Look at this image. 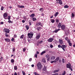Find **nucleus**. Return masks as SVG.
<instances>
[{
  "mask_svg": "<svg viewBox=\"0 0 75 75\" xmlns=\"http://www.w3.org/2000/svg\"><path fill=\"white\" fill-rule=\"evenodd\" d=\"M40 35H37L36 37V40H38L39 39H40Z\"/></svg>",
  "mask_w": 75,
  "mask_h": 75,
  "instance_id": "nucleus-15",
  "label": "nucleus"
},
{
  "mask_svg": "<svg viewBox=\"0 0 75 75\" xmlns=\"http://www.w3.org/2000/svg\"><path fill=\"white\" fill-rule=\"evenodd\" d=\"M4 33H10L9 29H8L5 28L4 29Z\"/></svg>",
  "mask_w": 75,
  "mask_h": 75,
  "instance_id": "nucleus-5",
  "label": "nucleus"
},
{
  "mask_svg": "<svg viewBox=\"0 0 75 75\" xmlns=\"http://www.w3.org/2000/svg\"><path fill=\"white\" fill-rule=\"evenodd\" d=\"M13 37H14L15 38H16V37H17V35L16 34L14 35L13 36Z\"/></svg>",
  "mask_w": 75,
  "mask_h": 75,
  "instance_id": "nucleus-40",
  "label": "nucleus"
},
{
  "mask_svg": "<svg viewBox=\"0 0 75 75\" xmlns=\"http://www.w3.org/2000/svg\"><path fill=\"white\" fill-rule=\"evenodd\" d=\"M13 51L14 52L15 51V49L14 48H13L12 49Z\"/></svg>",
  "mask_w": 75,
  "mask_h": 75,
  "instance_id": "nucleus-62",
  "label": "nucleus"
},
{
  "mask_svg": "<svg viewBox=\"0 0 75 75\" xmlns=\"http://www.w3.org/2000/svg\"><path fill=\"white\" fill-rule=\"evenodd\" d=\"M11 62L12 63H13V62H14V59H11Z\"/></svg>",
  "mask_w": 75,
  "mask_h": 75,
  "instance_id": "nucleus-36",
  "label": "nucleus"
},
{
  "mask_svg": "<svg viewBox=\"0 0 75 75\" xmlns=\"http://www.w3.org/2000/svg\"><path fill=\"white\" fill-rule=\"evenodd\" d=\"M58 47L59 48H61L64 51H65V50L64 48L67 47V45H62L61 46V45H58Z\"/></svg>",
  "mask_w": 75,
  "mask_h": 75,
  "instance_id": "nucleus-1",
  "label": "nucleus"
},
{
  "mask_svg": "<svg viewBox=\"0 0 75 75\" xmlns=\"http://www.w3.org/2000/svg\"><path fill=\"white\" fill-rule=\"evenodd\" d=\"M4 9V6H2L1 7V10H3Z\"/></svg>",
  "mask_w": 75,
  "mask_h": 75,
  "instance_id": "nucleus-34",
  "label": "nucleus"
},
{
  "mask_svg": "<svg viewBox=\"0 0 75 75\" xmlns=\"http://www.w3.org/2000/svg\"><path fill=\"white\" fill-rule=\"evenodd\" d=\"M35 16V14L34 13H33L31 14L30 16V17H31V18H34V16Z\"/></svg>",
  "mask_w": 75,
  "mask_h": 75,
  "instance_id": "nucleus-11",
  "label": "nucleus"
},
{
  "mask_svg": "<svg viewBox=\"0 0 75 75\" xmlns=\"http://www.w3.org/2000/svg\"><path fill=\"white\" fill-rule=\"evenodd\" d=\"M22 22L24 23H25V21H24V20H23L22 21Z\"/></svg>",
  "mask_w": 75,
  "mask_h": 75,
  "instance_id": "nucleus-63",
  "label": "nucleus"
},
{
  "mask_svg": "<svg viewBox=\"0 0 75 75\" xmlns=\"http://www.w3.org/2000/svg\"><path fill=\"white\" fill-rule=\"evenodd\" d=\"M59 59V57H57L55 60V61L57 62V61H58Z\"/></svg>",
  "mask_w": 75,
  "mask_h": 75,
  "instance_id": "nucleus-20",
  "label": "nucleus"
},
{
  "mask_svg": "<svg viewBox=\"0 0 75 75\" xmlns=\"http://www.w3.org/2000/svg\"><path fill=\"white\" fill-rule=\"evenodd\" d=\"M24 35H21L20 37V38L21 39H22V38H24Z\"/></svg>",
  "mask_w": 75,
  "mask_h": 75,
  "instance_id": "nucleus-31",
  "label": "nucleus"
},
{
  "mask_svg": "<svg viewBox=\"0 0 75 75\" xmlns=\"http://www.w3.org/2000/svg\"><path fill=\"white\" fill-rule=\"evenodd\" d=\"M8 23H13V21H11L10 20H9L8 21Z\"/></svg>",
  "mask_w": 75,
  "mask_h": 75,
  "instance_id": "nucleus-32",
  "label": "nucleus"
},
{
  "mask_svg": "<svg viewBox=\"0 0 75 75\" xmlns=\"http://www.w3.org/2000/svg\"><path fill=\"white\" fill-rule=\"evenodd\" d=\"M40 11H44V8H41L40 9Z\"/></svg>",
  "mask_w": 75,
  "mask_h": 75,
  "instance_id": "nucleus-43",
  "label": "nucleus"
},
{
  "mask_svg": "<svg viewBox=\"0 0 75 75\" xmlns=\"http://www.w3.org/2000/svg\"><path fill=\"white\" fill-rule=\"evenodd\" d=\"M71 16L72 17H75V15L73 13H72Z\"/></svg>",
  "mask_w": 75,
  "mask_h": 75,
  "instance_id": "nucleus-41",
  "label": "nucleus"
},
{
  "mask_svg": "<svg viewBox=\"0 0 75 75\" xmlns=\"http://www.w3.org/2000/svg\"><path fill=\"white\" fill-rule=\"evenodd\" d=\"M50 21H51L52 23H54L55 22V20H54L53 19H51L50 20Z\"/></svg>",
  "mask_w": 75,
  "mask_h": 75,
  "instance_id": "nucleus-18",
  "label": "nucleus"
},
{
  "mask_svg": "<svg viewBox=\"0 0 75 75\" xmlns=\"http://www.w3.org/2000/svg\"><path fill=\"white\" fill-rule=\"evenodd\" d=\"M11 41H14V38H12V39H11Z\"/></svg>",
  "mask_w": 75,
  "mask_h": 75,
  "instance_id": "nucleus-51",
  "label": "nucleus"
},
{
  "mask_svg": "<svg viewBox=\"0 0 75 75\" xmlns=\"http://www.w3.org/2000/svg\"><path fill=\"white\" fill-rule=\"evenodd\" d=\"M32 67H34V64H32L31 65Z\"/></svg>",
  "mask_w": 75,
  "mask_h": 75,
  "instance_id": "nucleus-64",
  "label": "nucleus"
},
{
  "mask_svg": "<svg viewBox=\"0 0 75 75\" xmlns=\"http://www.w3.org/2000/svg\"><path fill=\"white\" fill-rule=\"evenodd\" d=\"M41 29H42V28H41V27H38L36 28L37 30V31H40V30Z\"/></svg>",
  "mask_w": 75,
  "mask_h": 75,
  "instance_id": "nucleus-12",
  "label": "nucleus"
},
{
  "mask_svg": "<svg viewBox=\"0 0 75 75\" xmlns=\"http://www.w3.org/2000/svg\"><path fill=\"white\" fill-rule=\"evenodd\" d=\"M4 24V23L3 22H1V24Z\"/></svg>",
  "mask_w": 75,
  "mask_h": 75,
  "instance_id": "nucleus-61",
  "label": "nucleus"
},
{
  "mask_svg": "<svg viewBox=\"0 0 75 75\" xmlns=\"http://www.w3.org/2000/svg\"><path fill=\"white\" fill-rule=\"evenodd\" d=\"M14 70H17V67L16 66H14Z\"/></svg>",
  "mask_w": 75,
  "mask_h": 75,
  "instance_id": "nucleus-22",
  "label": "nucleus"
},
{
  "mask_svg": "<svg viewBox=\"0 0 75 75\" xmlns=\"http://www.w3.org/2000/svg\"><path fill=\"white\" fill-rule=\"evenodd\" d=\"M42 62L44 63H45V62H46V61H45V59H42Z\"/></svg>",
  "mask_w": 75,
  "mask_h": 75,
  "instance_id": "nucleus-19",
  "label": "nucleus"
},
{
  "mask_svg": "<svg viewBox=\"0 0 75 75\" xmlns=\"http://www.w3.org/2000/svg\"><path fill=\"white\" fill-rule=\"evenodd\" d=\"M67 42L68 43H70V40H67Z\"/></svg>",
  "mask_w": 75,
  "mask_h": 75,
  "instance_id": "nucleus-59",
  "label": "nucleus"
},
{
  "mask_svg": "<svg viewBox=\"0 0 75 75\" xmlns=\"http://www.w3.org/2000/svg\"><path fill=\"white\" fill-rule=\"evenodd\" d=\"M29 61H30V62H31V61H32V58H30L29 59Z\"/></svg>",
  "mask_w": 75,
  "mask_h": 75,
  "instance_id": "nucleus-49",
  "label": "nucleus"
},
{
  "mask_svg": "<svg viewBox=\"0 0 75 75\" xmlns=\"http://www.w3.org/2000/svg\"><path fill=\"white\" fill-rule=\"evenodd\" d=\"M66 74V72L65 71H64L63 73H62V75H65Z\"/></svg>",
  "mask_w": 75,
  "mask_h": 75,
  "instance_id": "nucleus-27",
  "label": "nucleus"
},
{
  "mask_svg": "<svg viewBox=\"0 0 75 75\" xmlns=\"http://www.w3.org/2000/svg\"><path fill=\"white\" fill-rule=\"evenodd\" d=\"M33 21H35V20H37V19H36V18H33Z\"/></svg>",
  "mask_w": 75,
  "mask_h": 75,
  "instance_id": "nucleus-35",
  "label": "nucleus"
},
{
  "mask_svg": "<svg viewBox=\"0 0 75 75\" xmlns=\"http://www.w3.org/2000/svg\"><path fill=\"white\" fill-rule=\"evenodd\" d=\"M22 74H23V75H25V73L23 71H22Z\"/></svg>",
  "mask_w": 75,
  "mask_h": 75,
  "instance_id": "nucleus-38",
  "label": "nucleus"
},
{
  "mask_svg": "<svg viewBox=\"0 0 75 75\" xmlns=\"http://www.w3.org/2000/svg\"><path fill=\"white\" fill-rule=\"evenodd\" d=\"M56 1H57L56 2V3H57V4H60L61 5L62 4V2L61 0H56Z\"/></svg>",
  "mask_w": 75,
  "mask_h": 75,
  "instance_id": "nucleus-4",
  "label": "nucleus"
},
{
  "mask_svg": "<svg viewBox=\"0 0 75 75\" xmlns=\"http://www.w3.org/2000/svg\"><path fill=\"white\" fill-rule=\"evenodd\" d=\"M56 23H58V22H59V21L58 19H56Z\"/></svg>",
  "mask_w": 75,
  "mask_h": 75,
  "instance_id": "nucleus-53",
  "label": "nucleus"
},
{
  "mask_svg": "<svg viewBox=\"0 0 75 75\" xmlns=\"http://www.w3.org/2000/svg\"><path fill=\"white\" fill-rule=\"evenodd\" d=\"M48 57H49V55L48 54H47L46 56V58H48Z\"/></svg>",
  "mask_w": 75,
  "mask_h": 75,
  "instance_id": "nucleus-55",
  "label": "nucleus"
},
{
  "mask_svg": "<svg viewBox=\"0 0 75 75\" xmlns=\"http://www.w3.org/2000/svg\"><path fill=\"white\" fill-rule=\"evenodd\" d=\"M59 41L60 44H64V42H63V40H62L59 39Z\"/></svg>",
  "mask_w": 75,
  "mask_h": 75,
  "instance_id": "nucleus-8",
  "label": "nucleus"
},
{
  "mask_svg": "<svg viewBox=\"0 0 75 75\" xmlns=\"http://www.w3.org/2000/svg\"><path fill=\"white\" fill-rule=\"evenodd\" d=\"M47 70V68L46 67H45L43 69V71H46Z\"/></svg>",
  "mask_w": 75,
  "mask_h": 75,
  "instance_id": "nucleus-33",
  "label": "nucleus"
},
{
  "mask_svg": "<svg viewBox=\"0 0 75 75\" xmlns=\"http://www.w3.org/2000/svg\"><path fill=\"white\" fill-rule=\"evenodd\" d=\"M33 34L34 33H33V32H31L30 33H28V35L29 38H32V37H33Z\"/></svg>",
  "mask_w": 75,
  "mask_h": 75,
  "instance_id": "nucleus-3",
  "label": "nucleus"
},
{
  "mask_svg": "<svg viewBox=\"0 0 75 75\" xmlns=\"http://www.w3.org/2000/svg\"><path fill=\"white\" fill-rule=\"evenodd\" d=\"M58 71H59V70H54L53 72L54 73H56V72H58Z\"/></svg>",
  "mask_w": 75,
  "mask_h": 75,
  "instance_id": "nucleus-28",
  "label": "nucleus"
},
{
  "mask_svg": "<svg viewBox=\"0 0 75 75\" xmlns=\"http://www.w3.org/2000/svg\"><path fill=\"white\" fill-rule=\"evenodd\" d=\"M7 14L6 13H5L3 15V17L5 19V20H6V19H7L6 18V17H7Z\"/></svg>",
  "mask_w": 75,
  "mask_h": 75,
  "instance_id": "nucleus-6",
  "label": "nucleus"
},
{
  "mask_svg": "<svg viewBox=\"0 0 75 75\" xmlns=\"http://www.w3.org/2000/svg\"><path fill=\"white\" fill-rule=\"evenodd\" d=\"M10 19H11V16H8V20H10Z\"/></svg>",
  "mask_w": 75,
  "mask_h": 75,
  "instance_id": "nucleus-45",
  "label": "nucleus"
},
{
  "mask_svg": "<svg viewBox=\"0 0 75 75\" xmlns=\"http://www.w3.org/2000/svg\"><path fill=\"white\" fill-rule=\"evenodd\" d=\"M58 12H57L55 13V14H54V17H57V15L58 14Z\"/></svg>",
  "mask_w": 75,
  "mask_h": 75,
  "instance_id": "nucleus-25",
  "label": "nucleus"
},
{
  "mask_svg": "<svg viewBox=\"0 0 75 75\" xmlns=\"http://www.w3.org/2000/svg\"><path fill=\"white\" fill-rule=\"evenodd\" d=\"M25 28H26L27 30H28V29H29V26H28L27 25H26L25 26Z\"/></svg>",
  "mask_w": 75,
  "mask_h": 75,
  "instance_id": "nucleus-24",
  "label": "nucleus"
},
{
  "mask_svg": "<svg viewBox=\"0 0 75 75\" xmlns=\"http://www.w3.org/2000/svg\"><path fill=\"white\" fill-rule=\"evenodd\" d=\"M54 39H53V38H50L47 40V41H48V42H52V41Z\"/></svg>",
  "mask_w": 75,
  "mask_h": 75,
  "instance_id": "nucleus-7",
  "label": "nucleus"
},
{
  "mask_svg": "<svg viewBox=\"0 0 75 75\" xmlns=\"http://www.w3.org/2000/svg\"><path fill=\"white\" fill-rule=\"evenodd\" d=\"M34 74H35V75H40V74H38V73L37 72H34Z\"/></svg>",
  "mask_w": 75,
  "mask_h": 75,
  "instance_id": "nucleus-23",
  "label": "nucleus"
},
{
  "mask_svg": "<svg viewBox=\"0 0 75 75\" xmlns=\"http://www.w3.org/2000/svg\"><path fill=\"white\" fill-rule=\"evenodd\" d=\"M42 42H43V41L42 40H41L40 41V42L39 43V44H41V43H42Z\"/></svg>",
  "mask_w": 75,
  "mask_h": 75,
  "instance_id": "nucleus-52",
  "label": "nucleus"
},
{
  "mask_svg": "<svg viewBox=\"0 0 75 75\" xmlns=\"http://www.w3.org/2000/svg\"><path fill=\"white\" fill-rule=\"evenodd\" d=\"M42 73L44 74H45V73H47V71L46 70H43L42 71Z\"/></svg>",
  "mask_w": 75,
  "mask_h": 75,
  "instance_id": "nucleus-29",
  "label": "nucleus"
},
{
  "mask_svg": "<svg viewBox=\"0 0 75 75\" xmlns=\"http://www.w3.org/2000/svg\"><path fill=\"white\" fill-rule=\"evenodd\" d=\"M57 27L59 28H60L61 27V23H59L57 26Z\"/></svg>",
  "mask_w": 75,
  "mask_h": 75,
  "instance_id": "nucleus-14",
  "label": "nucleus"
},
{
  "mask_svg": "<svg viewBox=\"0 0 75 75\" xmlns=\"http://www.w3.org/2000/svg\"><path fill=\"white\" fill-rule=\"evenodd\" d=\"M62 62L63 63H65V60H64V59H62Z\"/></svg>",
  "mask_w": 75,
  "mask_h": 75,
  "instance_id": "nucleus-37",
  "label": "nucleus"
},
{
  "mask_svg": "<svg viewBox=\"0 0 75 75\" xmlns=\"http://www.w3.org/2000/svg\"><path fill=\"white\" fill-rule=\"evenodd\" d=\"M69 68V69H70V70H71V71H73L72 69V68H71V67H70Z\"/></svg>",
  "mask_w": 75,
  "mask_h": 75,
  "instance_id": "nucleus-46",
  "label": "nucleus"
},
{
  "mask_svg": "<svg viewBox=\"0 0 75 75\" xmlns=\"http://www.w3.org/2000/svg\"><path fill=\"white\" fill-rule=\"evenodd\" d=\"M70 67H71V64H66V67L67 68H69Z\"/></svg>",
  "mask_w": 75,
  "mask_h": 75,
  "instance_id": "nucleus-10",
  "label": "nucleus"
},
{
  "mask_svg": "<svg viewBox=\"0 0 75 75\" xmlns=\"http://www.w3.org/2000/svg\"><path fill=\"white\" fill-rule=\"evenodd\" d=\"M68 39V37H66V38H65V40H66V41H67Z\"/></svg>",
  "mask_w": 75,
  "mask_h": 75,
  "instance_id": "nucleus-50",
  "label": "nucleus"
},
{
  "mask_svg": "<svg viewBox=\"0 0 75 75\" xmlns=\"http://www.w3.org/2000/svg\"><path fill=\"white\" fill-rule=\"evenodd\" d=\"M14 75H17V74L16 72H15V73L14 74Z\"/></svg>",
  "mask_w": 75,
  "mask_h": 75,
  "instance_id": "nucleus-60",
  "label": "nucleus"
},
{
  "mask_svg": "<svg viewBox=\"0 0 75 75\" xmlns=\"http://www.w3.org/2000/svg\"><path fill=\"white\" fill-rule=\"evenodd\" d=\"M41 16H44V13H42L41 14Z\"/></svg>",
  "mask_w": 75,
  "mask_h": 75,
  "instance_id": "nucleus-58",
  "label": "nucleus"
},
{
  "mask_svg": "<svg viewBox=\"0 0 75 75\" xmlns=\"http://www.w3.org/2000/svg\"><path fill=\"white\" fill-rule=\"evenodd\" d=\"M61 28L62 29V30H65V25H62L61 26Z\"/></svg>",
  "mask_w": 75,
  "mask_h": 75,
  "instance_id": "nucleus-9",
  "label": "nucleus"
},
{
  "mask_svg": "<svg viewBox=\"0 0 75 75\" xmlns=\"http://www.w3.org/2000/svg\"><path fill=\"white\" fill-rule=\"evenodd\" d=\"M53 45H51L50 46V48H53Z\"/></svg>",
  "mask_w": 75,
  "mask_h": 75,
  "instance_id": "nucleus-57",
  "label": "nucleus"
},
{
  "mask_svg": "<svg viewBox=\"0 0 75 75\" xmlns=\"http://www.w3.org/2000/svg\"><path fill=\"white\" fill-rule=\"evenodd\" d=\"M69 46H72V43L70 42L69 43Z\"/></svg>",
  "mask_w": 75,
  "mask_h": 75,
  "instance_id": "nucleus-48",
  "label": "nucleus"
},
{
  "mask_svg": "<svg viewBox=\"0 0 75 75\" xmlns=\"http://www.w3.org/2000/svg\"><path fill=\"white\" fill-rule=\"evenodd\" d=\"M5 35L6 36V37H8V34H7V33H5Z\"/></svg>",
  "mask_w": 75,
  "mask_h": 75,
  "instance_id": "nucleus-39",
  "label": "nucleus"
},
{
  "mask_svg": "<svg viewBox=\"0 0 75 75\" xmlns=\"http://www.w3.org/2000/svg\"><path fill=\"white\" fill-rule=\"evenodd\" d=\"M64 8H68V7H69V6H68L67 5H66L65 6H64Z\"/></svg>",
  "mask_w": 75,
  "mask_h": 75,
  "instance_id": "nucleus-30",
  "label": "nucleus"
},
{
  "mask_svg": "<svg viewBox=\"0 0 75 75\" xmlns=\"http://www.w3.org/2000/svg\"><path fill=\"white\" fill-rule=\"evenodd\" d=\"M25 48H24L23 49V52H25Z\"/></svg>",
  "mask_w": 75,
  "mask_h": 75,
  "instance_id": "nucleus-56",
  "label": "nucleus"
},
{
  "mask_svg": "<svg viewBox=\"0 0 75 75\" xmlns=\"http://www.w3.org/2000/svg\"><path fill=\"white\" fill-rule=\"evenodd\" d=\"M0 59L1 61H2V60H3V57H2V56H1L0 58Z\"/></svg>",
  "mask_w": 75,
  "mask_h": 75,
  "instance_id": "nucleus-42",
  "label": "nucleus"
},
{
  "mask_svg": "<svg viewBox=\"0 0 75 75\" xmlns=\"http://www.w3.org/2000/svg\"><path fill=\"white\" fill-rule=\"evenodd\" d=\"M38 56V55H37V54H35V57L36 58H37Z\"/></svg>",
  "mask_w": 75,
  "mask_h": 75,
  "instance_id": "nucleus-44",
  "label": "nucleus"
},
{
  "mask_svg": "<svg viewBox=\"0 0 75 75\" xmlns=\"http://www.w3.org/2000/svg\"><path fill=\"white\" fill-rule=\"evenodd\" d=\"M37 66L38 69H39V70H41V68H42V65H41L40 62H39L37 64Z\"/></svg>",
  "mask_w": 75,
  "mask_h": 75,
  "instance_id": "nucleus-2",
  "label": "nucleus"
},
{
  "mask_svg": "<svg viewBox=\"0 0 75 75\" xmlns=\"http://www.w3.org/2000/svg\"><path fill=\"white\" fill-rule=\"evenodd\" d=\"M59 30H60V29H58L57 30H55L54 31H53L54 33H57V32H58V31H59Z\"/></svg>",
  "mask_w": 75,
  "mask_h": 75,
  "instance_id": "nucleus-17",
  "label": "nucleus"
},
{
  "mask_svg": "<svg viewBox=\"0 0 75 75\" xmlns=\"http://www.w3.org/2000/svg\"><path fill=\"white\" fill-rule=\"evenodd\" d=\"M55 58V56H52L51 59H52V60H54Z\"/></svg>",
  "mask_w": 75,
  "mask_h": 75,
  "instance_id": "nucleus-21",
  "label": "nucleus"
},
{
  "mask_svg": "<svg viewBox=\"0 0 75 75\" xmlns=\"http://www.w3.org/2000/svg\"><path fill=\"white\" fill-rule=\"evenodd\" d=\"M18 7H19V8H24V6L23 5L20 6V5H18Z\"/></svg>",
  "mask_w": 75,
  "mask_h": 75,
  "instance_id": "nucleus-13",
  "label": "nucleus"
},
{
  "mask_svg": "<svg viewBox=\"0 0 75 75\" xmlns=\"http://www.w3.org/2000/svg\"><path fill=\"white\" fill-rule=\"evenodd\" d=\"M46 52L45 51H44L43 52H42L40 54V55H42L43 54H45V53Z\"/></svg>",
  "mask_w": 75,
  "mask_h": 75,
  "instance_id": "nucleus-26",
  "label": "nucleus"
},
{
  "mask_svg": "<svg viewBox=\"0 0 75 75\" xmlns=\"http://www.w3.org/2000/svg\"><path fill=\"white\" fill-rule=\"evenodd\" d=\"M5 40L6 41V42H10V40L8 38L5 39Z\"/></svg>",
  "mask_w": 75,
  "mask_h": 75,
  "instance_id": "nucleus-16",
  "label": "nucleus"
},
{
  "mask_svg": "<svg viewBox=\"0 0 75 75\" xmlns=\"http://www.w3.org/2000/svg\"><path fill=\"white\" fill-rule=\"evenodd\" d=\"M50 57H49L47 58V61H50Z\"/></svg>",
  "mask_w": 75,
  "mask_h": 75,
  "instance_id": "nucleus-54",
  "label": "nucleus"
},
{
  "mask_svg": "<svg viewBox=\"0 0 75 75\" xmlns=\"http://www.w3.org/2000/svg\"><path fill=\"white\" fill-rule=\"evenodd\" d=\"M53 62H54V63L56 62V61H55H55H53L51 62V63H52Z\"/></svg>",
  "mask_w": 75,
  "mask_h": 75,
  "instance_id": "nucleus-47",
  "label": "nucleus"
}]
</instances>
